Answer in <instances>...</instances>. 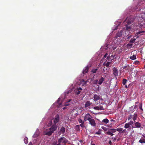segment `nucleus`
Here are the masks:
<instances>
[{
	"instance_id": "obj_55",
	"label": "nucleus",
	"mask_w": 145,
	"mask_h": 145,
	"mask_svg": "<svg viewBox=\"0 0 145 145\" xmlns=\"http://www.w3.org/2000/svg\"><path fill=\"white\" fill-rule=\"evenodd\" d=\"M110 121H114V120L113 119L110 120Z\"/></svg>"
},
{
	"instance_id": "obj_47",
	"label": "nucleus",
	"mask_w": 145,
	"mask_h": 145,
	"mask_svg": "<svg viewBox=\"0 0 145 145\" xmlns=\"http://www.w3.org/2000/svg\"><path fill=\"white\" fill-rule=\"evenodd\" d=\"M112 139H113L114 140L113 141H115L116 140V138H115V137L114 138V137H112Z\"/></svg>"
},
{
	"instance_id": "obj_52",
	"label": "nucleus",
	"mask_w": 145,
	"mask_h": 145,
	"mask_svg": "<svg viewBox=\"0 0 145 145\" xmlns=\"http://www.w3.org/2000/svg\"><path fill=\"white\" fill-rule=\"evenodd\" d=\"M28 145H33V144L32 142H30L28 144Z\"/></svg>"
},
{
	"instance_id": "obj_9",
	"label": "nucleus",
	"mask_w": 145,
	"mask_h": 145,
	"mask_svg": "<svg viewBox=\"0 0 145 145\" xmlns=\"http://www.w3.org/2000/svg\"><path fill=\"white\" fill-rule=\"evenodd\" d=\"M59 117L58 115H57L55 117L54 120V124L57 123L59 121Z\"/></svg>"
},
{
	"instance_id": "obj_48",
	"label": "nucleus",
	"mask_w": 145,
	"mask_h": 145,
	"mask_svg": "<svg viewBox=\"0 0 145 145\" xmlns=\"http://www.w3.org/2000/svg\"><path fill=\"white\" fill-rule=\"evenodd\" d=\"M108 143L110 145H112V142L111 140H109V141L108 142Z\"/></svg>"
},
{
	"instance_id": "obj_36",
	"label": "nucleus",
	"mask_w": 145,
	"mask_h": 145,
	"mask_svg": "<svg viewBox=\"0 0 145 145\" xmlns=\"http://www.w3.org/2000/svg\"><path fill=\"white\" fill-rule=\"evenodd\" d=\"M78 121L80 123H84V121H83L81 119H78Z\"/></svg>"
},
{
	"instance_id": "obj_28",
	"label": "nucleus",
	"mask_w": 145,
	"mask_h": 145,
	"mask_svg": "<svg viewBox=\"0 0 145 145\" xmlns=\"http://www.w3.org/2000/svg\"><path fill=\"white\" fill-rule=\"evenodd\" d=\"M27 139V137H26L24 138V142L25 144H27L28 142Z\"/></svg>"
},
{
	"instance_id": "obj_22",
	"label": "nucleus",
	"mask_w": 145,
	"mask_h": 145,
	"mask_svg": "<svg viewBox=\"0 0 145 145\" xmlns=\"http://www.w3.org/2000/svg\"><path fill=\"white\" fill-rule=\"evenodd\" d=\"M102 72L104 73V74H106L107 72V69L105 67H104L103 69Z\"/></svg>"
},
{
	"instance_id": "obj_21",
	"label": "nucleus",
	"mask_w": 145,
	"mask_h": 145,
	"mask_svg": "<svg viewBox=\"0 0 145 145\" xmlns=\"http://www.w3.org/2000/svg\"><path fill=\"white\" fill-rule=\"evenodd\" d=\"M130 126V125L128 123H126L125 124L124 127L125 129H127V128H129Z\"/></svg>"
},
{
	"instance_id": "obj_18",
	"label": "nucleus",
	"mask_w": 145,
	"mask_h": 145,
	"mask_svg": "<svg viewBox=\"0 0 145 145\" xmlns=\"http://www.w3.org/2000/svg\"><path fill=\"white\" fill-rule=\"evenodd\" d=\"M102 122L106 124L108 123L109 120L107 119L106 118L103 120L102 121Z\"/></svg>"
},
{
	"instance_id": "obj_42",
	"label": "nucleus",
	"mask_w": 145,
	"mask_h": 145,
	"mask_svg": "<svg viewBox=\"0 0 145 145\" xmlns=\"http://www.w3.org/2000/svg\"><path fill=\"white\" fill-rule=\"evenodd\" d=\"M128 123L130 125H132L133 124L134 122L133 121L131 120Z\"/></svg>"
},
{
	"instance_id": "obj_12",
	"label": "nucleus",
	"mask_w": 145,
	"mask_h": 145,
	"mask_svg": "<svg viewBox=\"0 0 145 145\" xmlns=\"http://www.w3.org/2000/svg\"><path fill=\"white\" fill-rule=\"evenodd\" d=\"M122 35V32L121 31H120V32H118L116 35V36L114 37L115 39H116V38L121 37Z\"/></svg>"
},
{
	"instance_id": "obj_6",
	"label": "nucleus",
	"mask_w": 145,
	"mask_h": 145,
	"mask_svg": "<svg viewBox=\"0 0 145 145\" xmlns=\"http://www.w3.org/2000/svg\"><path fill=\"white\" fill-rule=\"evenodd\" d=\"M113 73L115 76H117L118 75V71L117 69L114 67L112 69Z\"/></svg>"
},
{
	"instance_id": "obj_4",
	"label": "nucleus",
	"mask_w": 145,
	"mask_h": 145,
	"mask_svg": "<svg viewBox=\"0 0 145 145\" xmlns=\"http://www.w3.org/2000/svg\"><path fill=\"white\" fill-rule=\"evenodd\" d=\"M66 139L64 137H62L58 141L59 143L61 145V143H65L66 142Z\"/></svg>"
},
{
	"instance_id": "obj_8",
	"label": "nucleus",
	"mask_w": 145,
	"mask_h": 145,
	"mask_svg": "<svg viewBox=\"0 0 145 145\" xmlns=\"http://www.w3.org/2000/svg\"><path fill=\"white\" fill-rule=\"evenodd\" d=\"M89 123L91 125L93 126H95L96 125V123L94 119H91L89 121Z\"/></svg>"
},
{
	"instance_id": "obj_24",
	"label": "nucleus",
	"mask_w": 145,
	"mask_h": 145,
	"mask_svg": "<svg viewBox=\"0 0 145 145\" xmlns=\"http://www.w3.org/2000/svg\"><path fill=\"white\" fill-rule=\"evenodd\" d=\"M106 133L108 135H110L111 136H113L114 135L111 131H108L106 132Z\"/></svg>"
},
{
	"instance_id": "obj_10",
	"label": "nucleus",
	"mask_w": 145,
	"mask_h": 145,
	"mask_svg": "<svg viewBox=\"0 0 145 145\" xmlns=\"http://www.w3.org/2000/svg\"><path fill=\"white\" fill-rule=\"evenodd\" d=\"M143 138L141 137L139 141V142L141 143H145V135H143Z\"/></svg>"
},
{
	"instance_id": "obj_60",
	"label": "nucleus",
	"mask_w": 145,
	"mask_h": 145,
	"mask_svg": "<svg viewBox=\"0 0 145 145\" xmlns=\"http://www.w3.org/2000/svg\"><path fill=\"white\" fill-rule=\"evenodd\" d=\"M119 140V139H118L117 140H118H118Z\"/></svg>"
},
{
	"instance_id": "obj_33",
	"label": "nucleus",
	"mask_w": 145,
	"mask_h": 145,
	"mask_svg": "<svg viewBox=\"0 0 145 145\" xmlns=\"http://www.w3.org/2000/svg\"><path fill=\"white\" fill-rule=\"evenodd\" d=\"M127 82V80L125 79H124L123 80V85L125 84Z\"/></svg>"
},
{
	"instance_id": "obj_7",
	"label": "nucleus",
	"mask_w": 145,
	"mask_h": 145,
	"mask_svg": "<svg viewBox=\"0 0 145 145\" xmlns=\"http://www.w3.org/2000/svg\"><path fill=\"white\" fill-rule=\"evenodd\" d=\"M90 67L91 66L87 65L86 67L84 68L82 72L83 74H84L85 73H87L88 72V70Z\"/></svg>"
},
{
	"instance_id": "obj_31",
	"label": "nucleus",
	"mask_w": 145,
	"mask_h": 145,
	"mask_svg": "<svg viewBox=\"0 0 145 145\" xmlns=\"http://www.w3.org/2000/svg\"><path fill=\"white\" fill-rule=\"evenodd\" d=\"M133 116L131 114L128 117V120H130L132 118L133 119Z\"/></svg>"
},
{
	"instance_id": "obj_56",
	"label": "nucleus",
	"mask_w": 145,
	"mask_h": 145,
	"mask_svg": "<svg viewBox=\"0 0 145 145\" xmlns=\"http://www.w3.org/2000/svg\"><path fill=\"white\" fill-rule=\"evenodd\" d=\"M65 108H66L65 107H64L63 108V109L64 110V109H65Z\"/></svg>"
},
{
	"instance_id": "obj_44",
	"label": "nucleus",
	"mask_w": 145,
	"mask_h": 145,
	"mask_svg": "<svg viewBox=\"0 0 145 145\" xmlns=\"http://www.w3.org/2000/svg\"><path fill=\"white\" fill-rule=\"evenodd\" d=\"M79 126H81L83 128L84 127V123H82L80 124L79 125Z\"/></svg>"
},
{
	"instance_id": "obj_15",
	"label": "nucleus",
	"mask_w": 145,
	"mask_h": 145,
	"mask_svg": "<svg viewBox=\"0 0 145 145\" xmlns=\"http://www.w3.org/2000/svg\"><path fill=\"white\" fill-rule=\"evenodd\" d=\"M129 25L127 24L125 25V29L126 31H129L131 30V27L130 26H129Z\"/></svg>"
},
{
	"instance_id": "obj_54",
	"label": "nucleus",
	"mask_w": 145,
	"mask_h": 145,
	"mask_svg": "<svg viewBox=\"0 0 145 145\" xmlns=\"http://www.w3.org/2000/svg\"><path fill=\"white\" fill-rule=\"evenodd\" d=\"M91 145H95V144H92V142H91Z\"/></svg>"
},
{
	"instance_id": "obj_46",
	"label": "nucleus",
	"mask_w": 145,
	"mask_h": 145,
	"mask_svg": "<svg viewBox=\"0 0 145 145\" xmlns=\"http://www.w3.org/2000/svg\"><path fill=\"white\" fill-rule=\"evenodd\" d=\"M38 136V134H35L33 136V137H34L35 138L36 137H37Z\"/></svg>"
},
{
	"instance_id": "obj_61",
	"label": "nucleus",
	"mask_w": 145,
	"mask_h": 145,
	"mask_svg": "<svg viewBox=\"0 0 145 145\" xmlns=\"http://www.w3.org/2000/svg\"><path fill=\"white\" fill-rule=\"evenodd\" d=\"M59 98L58 99V100H59Z\"/></svg>"
},
{
	"instance_id": "obj_43",
	"label": "nucleus",
	"mask_w": 145,
	"mask_h": 145,
	"mask_svg": "<svg viewBox=\"0 0 145 145\" xmlns=\"http://www.w3.org/2000/svg\"><path fill=\"white\" fill-rule=\"evenodd\" d=\"M99 107H100V110H104V109L103 106H99Z\"/></svg>"
},
{
	"instance_id": "obj_16",
	"label": "nucleus",
	"mask_w": 145,
	"mask_h": 145,
	"mask_svg": "<svg viewBox=\"0 0 145 145\" xmlns=\"http://www.w3.org/2000/svg\"><path fill=\"white\" fill-rule=\"evenodd\" d=\"M92 104L89 101H88L86 102L85 105V107H87L89 106Z\"/></svg>"
},
{
	"instance_id": "obj_51",
	"label": "nucleus",
	"mask_w": 145,
	"mask_h": 145,
	"mask_svg": "<svg viewBox=\"0 0 145 145\" xmlns=\"http://www.w3.org/2000/svg\"><path fill=\"white\" fill-rule=\"evenodd\" d=\"M126 131V130L125 129H124L123 130H122V133H124Z\"/></svg>"
},
{
	"instance_id": "obj_32",
	"label": "nucleus",
	"mask_w": 145,
	"mask_h": 145,
	"mask_svg": "<svg viewBox=\"0 0 145 145\" xmlns=\"http://www.w3.org/2000/svg\"><path fill=\"white\" fill-rule=\"evenodd\" d=\"M133 44L131 43H129L127 44V46L128 48H130L132 47Z\"/></svg>"
},
{
	"instance_id": "obj_45",
	"label": "nucleus",
	"mask_w": 145,
	"mask_h": 145,
	"mask_svg": "<svg viewBox=\"0 0 145 145\" xmlns=\"http://www.w3.org/2000/svg\"><path fill=\"white\" fill-rule=\"evenodd\" d=\"M101 134V132L100 131H98V132L95 133V134L99 135Z\"/></svg>"
},
{
	"instance_id": "obj_41",
	"label": "nucleus",
	"mask_w": 145,
	"mask_h": 145,
	"mask_svg": "<svg viewBox=\"0 0 145 145\" xmlns=\"http://www.w3.org/2000/svg\"><path fill=\"white\" fill-rule=\"evenodd\" d=\"M125 69V70H128L129 69V67L127 66H125L123 68V69Z\"/></svg>"
},
{
	"instance_id": "obj_20",
	"label": "nucleus",
	"mask_w": 145,
	"mask_h": 145,
	"mask_svg": "<svg viewBox=\"0 0 145 145\" xmlns=\"http://www.w3.org/2000/svg\"><path fill=\"white\" fill-rule=\"evenodd\" d=\"M60 131L62 133H64L65 132V129L64 127H62L60 129Z\"/></svg>"
},
{
	"instance_id": "obj_19",
	"label": "nucleus",
	"mask_w": 145,
	"mask_h": 145,
	"mask_svg": "<svg viewBox=\"0 0 145 145\" xmlns=\"http://www.w3.org/2000/svg\"><path fill=\"white\" fill-rule=\"evenodd\" d=\"M52 145H61L59 142L56 141H54Z\"/></svg>"
},
{
	"instance_id": "obj_3",
	"label": "nucleus",
	"mask_w": 145,
	"mask_h": 145,
	"mask_svg": "<svg viewBox=\"0 0 145 145\" xmlns=\"http://www.w3.org/2000/svg\"><path fill=\"white\" fill-rule=\"evenodd\" d=\"M91 116L89 114H87L85 115L84 117V121H85L87 120L89 121L91 119Z\"/></svg>"
},
{
	"instance_id": "obj_50",
	"label": "nucleus",
	"mask_w": 145,
	"mask_h": 145,
	"mask_svg": "<svg viewBox=\"0 0 145 145\" xmlns=\"http://www.w3.org/2000/svg\"><path fill=\"white\" fill-rule=\"evenodd\" d=\"M83 81L84 82V83L85 84H86L87 83V81H85L84 80H83Z\"/></svg>"
},
{
	"instance_id": "obj_23",
	"label": "nucleus",
	"mask_w": 145,
	"mask_h": 145,
	"mask_svg": "<svg viewBox=\"0 0 145 145\" xmlns=\"http://www.w3.org/2000/svg\"><path fill=\"white\" fill-rule=\"evenodd\" d=\"M130 59L132 60H135L136 59V55H133L132 56L130 57Z\"/></svg>"
},
{
	"instance_id": "obj_14",
	"label": "nucleus",
	"mask_w": 145,
	"mask_h": 145,
	"mask_svg": "<svg viewBox=\"0 0 145 145\" xmlns=\"http://www.w3.org/2000/svg\"><path fill=\"white\" fill-rule=\"evenodd\" d=\"M135 125L136 128H139L141 127V124L138 122H136L135 123Z\"/></svg>"
},
{
	"instance_id": "obj_5",
	"label": "nucleus",
	"mask_w": 145,
	"mask_h": 145,
	"mask_svg": "<svg viewBox=\"0 0 145 145\" xmlns=\"http://www.w3.org/2000/svg\"><path fill=\"white\" fill-rule=\"evenodd\" d=\"M82 90V89L81 88L79 87L77 88L76 89L74 92L75 94L76 95H78L80 94L81 91Z\"/></svg>"
},
{
	"instance_id": "obj_30",
	"label": "nucleus",
	"mask_w": 145,
	"mask_h": 145,
	"mask_svg": "<svg viewBox=\"0 0 145 145\" xmlns=\"http://www.w3.org/2000/svg\"><path fill=\"white\" fill-rule=\"evenodd\" d=\"M110 130L112 133H114L116 131V129H110Z\"/></svg>"
},
{
	"instance_id": "obj_13",
	"label": "nucleus",
	"mask_w": 145,
	"mask_h": 145,
	"mask_svg": "<svg viewBox=\"0 0 145 145\" xmlns=\"http://www.w3.org/2000/svg\"><path fill=\"white\" fill-rule=\"evenodd\" d=\"M104 79L103 77H101L98 81V84L99 85L101 84L104 81Z\"/></svg>"
},
{
	"instance_id": "obj_35",
	"label": "nucleus",
	"mask_w": 145,
	"mask_h": 145,
	"mask_svg": "<svg viewBox=\"0 0 145 145\" xmlns=\"http://www.w3.org/2000/svg\"><path fill=\"white\" fill-rule=\"evenodd\" d=\"M145 31H140L138 32L137 33V35H139V34H140L141 33H145Z\"/></svg>"
},
{
	"instance_id": "obj_1",
	"label": "nucleus",
	"mask_w": 145,
	"mask_h": 145,
	"mask_svg": "<svg viewBox=\"0 0 145 145\" xmlns=\"http://www.w3.org/2000/svg\"><path fill=\"white\" fill-rule=\"evenodd\" d=\"M57 128L56 124H54L49 129V131L46 132L45 134L48 136L51 135L56 130Z\"/></svg>"
},
{
	"instance_id": "obj_39",
	"label": "nucleus",
	"mask_w": 145,
	"mask_h": 145,
	"mask_svg": "<svg viewBox=\"0 0 145 145\" xmlns=\"http://www.w3.org/2000/svg\"><path fill=\"white\" fill-rule=\"evenodd\" d=\"M142 103H140L139 104V108L141 110H142Z\"/></svg>"
},
{
	"instance_id": "obj_11",
	"label": "nucleus",
	"mask_w": 145,
	"mask_h": 145,
	"mask_svg": "<svg viewBox=\"0 0 145 145\" xmlns=\"http://www.w3.org/2000/svg\"><path fill=\"white\" fill-rule=\"evenodd\" d=\"M93 98L94 100L96 102L97 101L100 99V97L97 95L95 94L94 95Z\"/></svg>"
},
{
	"instance_id": "obj_59",
	"label": "nucleus",
	"mask_w": 145,
	"mask_h": 145,
	"mask_svg": "<svg viewBox=\"0 0 145 145\" xmlns=\"http://www.w3.org/2000/svg\"><path fill=\"white\" fill-rule=\"evenodd\" d=\"M144 68H145V65H144Z\"/></svg>"
},
{
	"instance_id": "obj_17",
	"label": "nucleus",
	"mask_w": 145,
	"mask_h": 145,
	"mask_svg": "<svg viewBox=\"0 0 145 145\" xmlns=\"http://www.w3.org/2000/svg\"><path fill=\"white\" fill-rule=\"evenodd\" d=\"M137 114H136L135 113L133 115V119L135 122V120L137 119Z\"/></svg>"
},
{
	"instance_id": "obj_53",
	"label": "nucleus",
	"mask_w": 145,
	"mask_h": 145,
	"mask_svg": "<svg viewBox=\"0 0 145 145\" xmlns=\"http://www.w3.org/2000/svg\"><path fill=\"white\" fill-rule=\"evenodd\" d=\"M110 59V57H109V56H108L107 57V59Z\"/></svg>"
},
{
	"instance_id": "obj_29",
	"label": "nucleus",
	"mask_w": 145,
	"mask_h": 145,
	"mask_svg": "<svg viewBox=\"0 0 145 145\" xmlns=\"http://www.w3.org/2000/svg\"><path fill=\"white\" fill-rule=\"evenodd\" d=\"M116 131L121 132L123 130V128H118L116 129Z\"/></svg>"
},
{
	"instance_id": "obj_57",
	"label": "nucleus",
	"mask_w": 145,
	"mask_h": 145,
	"mask_svg": "<svg viewBox=\"0 0 145 145\" xmlns=\"http://www.w3.org/2000/svg\"><path fill=\"white\" fill-rule=\"evenodd\" d=\"M125 87L126 88H127V85H125Z\"/></svg>"
},
{
	"instance_id": "obj_49",
	"label": "nucleus",
	"mask_w": 145,
	"mask_h": 145,
	"mask_svg": "<svg viewBox=\"0 0 145 145\" xmlns=\"http://www.w3.org/2000/svg\"><path fill=\"white\" fill-rule=\"evenodd\" d=\"M108 54L107 53H106L105 55L104 56V58H105L106 57V56H107L108 55Z\"/></svg>"
},
{
	"instance_id": "obj_34",
	"label": "nucleus",
	"mask_w": 145,
	"mask_h": 145,
	"mask_svg": "<svg viewBox=\"0 0 145 145\" xmlns=\"http://www.w3.org/2000/svg\"><path fill=\"white\" fill-rule=\"evenodd\" d=\"M94 109L96 110H100V107L99 106H96L93 108Z\"/></svg>"
},
{
	"instance_id": "obj_27",
	"label": "nucleus",
	"mask_w": 145,
	"mask_h": 145,
	"mask_svg": "<svg viewBox=\"0 0 145 145\" xmlns=\"http://www.w3.org/2000/svg\"><path fill=\"white\" fill-rule=\"evenodd\" d=\"M136 40V39H131L129 41V42L131 43H134L135 42Z\"/></svg>"
},
{
	"instance_id": "obj_40",
	"label": "nucleus",
	"mask_w": 145,
	"mask_h": 145,
	"mask_svg": "<svg viewBox=\"0 0 145 145\" xmlns=\"http://www.w3.org/2000/svg\"><path fill=\"white\" fill-rule=\"evenodd\" d=\"M79 126V125H77L76 126V128L77 131H78L80 130Z\"/></svg>"
},
{
	"instance_id": "obj_37",
	"label": "nucleus",
	"mask_w": 145,
	"mask_h": 145,
	"mask_svg": "<svg viewBox=\"0 0 145 145\" xmlns=\"http://www.w3.org/2000/svg\"><path fill=\"white\" fill-rule=\"evenodd\" d=\"M71 101V99H68L67 102V103H69V102H70ZM69 105V104H68L67 103H66L65 104V106H68Z\"/></svg>"
},
{
	"instance_id": "obj_26",
	"label": "nucleus",
	"mask_w": 145,
	"mask_h": 145,
	"mask_svg": "<svg viewBox=\"0 0 145 145\" xmlns=\"http://www.w3.org/2000/svg\"><path fill=\"white\" fill-rule=\"evenodd\" d=\"M98 70V69H93L91 71V72L93 73H95Z\"/></svg>"
},
{
	"instance_id": "obj_38",
	"label": "nucleus",
	"mask_w": 145,
	"mask_h": 145,
	"mask_svg": "<svg viewBox=\"0 0 145 145\" xmlns=\"http://www.w3.org/2000/svg\"><path fill=\"white\" fill-rule=\"evenodd\" d=\"M98 80L97 79L96 80H95L93 81L94 84H97L98 83Z\"/></svg>"
},
{
	"instance_id": "obj_2",
	"label": "nucleus",
	"mask_w": 145,
	"mask_h": 145,
	"mask_svg": "<svg viewBox=\"0 0 145 145\" xmlns=\"http://www.w3.org/2000/svg\"><path fill=\"white\" fill-rule=\"evenodd\" d=\"M134 19L132 17H130L129 18H127L125 20L124 22H126V23L128 25H130L134 21Z\"/></svg>"
},
{
	"instance_id": "obj_25",
	"label": "nucleus",
	"mask_w": 145,
	"mask_h": 145,
	"mask_svg": "<svg viewBox=\"0 0 145 145\" xmlns=\"http://www.w3.org/2000/svg\"><path fill=\"white\" fill-rule=\"evenodd\" d=\"M111 62H108L104 65L107 68H108L110 65L111 64Z\"/></svg>"
},
{
	"instance_id": "obj_58",
	"label": "nucleus",
	"mask_w": 145,
	"mask_h": 145,
	"mask_svg": "<svg viewBox=\"0 0 145 145\" xmlns=\"http://www.w3.org/2000/svg\"><path fill=\"white\" fill-rule=\"evenodd\" d=\"M130 37H131V36H129V37H128V38H130Z\"/></svg>"
}]
</instances>
